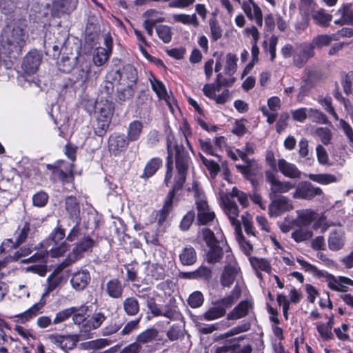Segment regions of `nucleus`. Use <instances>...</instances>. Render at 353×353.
<instances>
[{
  "mask_svg": "<svg viewBox=\"0 0 353 353\" xmlns=\"http://www.w3.org/2000/svg\"><path fill=\"white\" fill-rule=\"evenodd\" d=\"M251 263L256 269L261 270L268 273L271 271L270 264L266 259L254 258L252 259Z\"/></svg>",
  "mask_w": 353,
  "mask_h": 353,
  "instance_id": "obj_58",
  "label": "nucleus"
},
{
  "mask_svg": "<svg viewBox=\"0 0 353 353\" xmlns=\"http://www.w3.org/2000/svg\"><path fill=\"white\" fill-rule=\"evenodd\" d=\"M157 335L158 331L156 329L150 328L139 334L137 337V341L140 344L150 343L157 338Z\"/></svg>",
  "mask_w": 353,
  "mask_h": 353,
  "instance_id": "obj_50",
  "label": "nucleus"
},
{
  "mask_svg": "<svg viewBox=\"0 0 353 353\" xmlns=\"http://www.w3.org/2000/svg\"><path fill=\"white\" fill-rule=\"evenodd\" d=\"M313 236L311 230L300 228L292 233V238L297 243L310 239Z\"/></svg>",
  "mask_w": 353,
  "mask_h": 353,
  "instance_id": "obj_52",
  "label": "nucleus"
},
{
  "mask_svg": "<svg viewBox=\"0 0 353 353\" xmlns=\"http://www.w3.org/2000/svg\"><path fill=\"white\" fill-rule=\"evenodd\" d=\"M278 170L285 177L298 179L301 178V171L297 166L287 161L284 159H279L277 161Z\"/></svg>",
  "mask_w": 353,
  "mask_h": 353,
  "instance_id": "obj_15",
  "label": "nucleus"
},
{
  "mask_svg": "<svg viewBox=\"0 0 353 353\" xmlns=\"http://www.w3.org/2000/svg\"><path fill=\"white\" fill-rule=\"evenodd\" d=\"M171 320L179 319L181 316L178 308L175 305H166L163 311L161 310V315Z\"/></svg>",
  "mask_w": 353,
  "mask_h": 353,
  "instance_id": "obj_55",
  "label": "nucleus"
},
{
  "mask_svg": "<svg viewBox=\"0 0 353 353\" xmlns=\"http://www.w3.org/2000/svg\"><path fill=\"white\" fill-rule=\"evenodd\" d=\"M143 130V124L141 121H134L128 126L127 138L130 141H135L139 139Z\"/></svg>",
  "mask_w": 353,
  "mask_h": 353,
  "instance_id": "obj_35",
  "label": "nucleus"
},
{
  "mask_svg": "<svg viewBox=\"0 0 353 353\" xmlns=\"http://www.w3.org/2000/svg\"><path fill=\"white\" fill-rule=\"evenodd\" d=\"M336 121L339 122L337 126L343 131V134L347 139L348 142L352 148L351 151L353 152V129L352 126L343 119L339 118V120Z\"/></svg>",
  "mask_w": 353,
  "mask_h": 353,
  "instance_id": "obj_43",
  "label": "nucleus"
},
{
  "mask_svg": "<svg viewBox=\"0 0 353 353\" xmlns=\"http://www.w3.org/2000/svg\"><path fill=\"white\" fill-rule=\"evenodd\" d=\"M307 176L312 181L324 185L334 183L339 181V178L329 173L309 174Z\"/></svg>",
  "mask_w": 353,
  "mask_h": 353,
  "instance_id": "obj_29",
  "label": "nucleus"
},
{
  "mask_svg": "<svg viewBox=\"0 0 353 353\" xmlns=\"http://www.w3.org/2000/svg\"><path fill=\"white\" fill-rule=\"evenodd\" d=\"M225 314V309L222 306L210 307L202 316L201 319L205 321H214L223 317Z\"/></svg>",
  "mask_w": 353,
  "mask_h": 353,
  "instance_id": "obj_38",
  "label": "nucleus"
},
{
  "mask_svg": "<svg viewBox=\"0 0 353 353\" xmlns=\"http://www.w3.org/2000/svg\"><path fill=\"white\" fill-rule=\"evenodd\" d=\"M314 134L320 139L323 144L327 145L331 143L332 133L329 128L325 127L316 128Z\"/></svg>",
  "mask_w": 353,
  "mask_h": 353,
  "instance_id": "obj_49",
  "label": "nucleus"
},
{
  "mask_svg": "<svg viewBox=\"0 0 353 353\" xmlns=\"http://www.w3.org/2000/svg\"><path fill=\"white\" fill-rule=\"evenodd\" d=\"M317 101L322 105L324 110L334 118V120H339V116L332 105L331 97L319 96Z\"/></svg>",
  "mask_w": 353,
  "mask_h": 353,
  "instance_id": "obj_46",
  "label": "nucleus"
},
{
  "mask_svg": "<svg viewBox=\"0 0 353 353\" xmlns=\"http://www.w3.org/2000/svg\"><path fill=\"white\" fill-rule=\"evenodd\" d=\"M162 165V161L159 158L150 159L145 165L143 173L141 176L143 179H148L153 176Z\"/></svg>",
  "mask_w": 353,
  "mask_h": 353,
  "instance_id": "obj_34",
  "label": "nucleus"
},
{
  "mask_svg": "<svg viewBox=\"0 0 353 353\" xmlns=\"http://www.w3.org/2000/svg\"><path fill=\"white\" fill-rule=\"evenodd\" d=\"M30 225L28 222H25L21 226L16 230L14 233L15 241L13 242L12 239H7L2 243L3 250L6 248H15L20 244L24 243L30 233Z\"/></svg>",
  "mask_w": 353,
  "mask_h": 353,
  "instance_id": "obj_12",
  "label": "nucleus"
},
{
  "mask_svg": "<svg viewBox=\"0 0 353 353\" xmlns=\"http://www.w3.org/2000/svg\"><path fill=\"white\" fill-rule=\"evenodd\" d=\"M105 316L101 312L94 314L82 325L81 332L88 333L92 330L97 329L105 321Z\"/></svg>",
  "mask_w": 353,
  "mask_h": 353,
  "instance_id": "obj_22",
  "label": "nucleus"
},
{
  "mask_svg": "<svg viewBox=\"0 0 353 353\" xmlns=\"http://www.w3.org/2000/svg\"><path fill=\"white\" fill-rule=\"evenodd\" d=\"M332 41H336V36L332 34H320L315 37L312 43L314 48H321L323 46H328Z\"/></svg>",
  "mask_w": 353,
  "mask_h": 353,
  "instance_id": "obj_40",
  "label": "nucleus"
},
{
  "mask_svg": "<svg viewBox=\"0 0 353 353\" xmlns=\"http://www.w3.org/2000/svg\"><path fill=\"white\" fill-rule=\"evenodd\" d=\"M134 87H126L121 85L119 90V98L121 101H125L130 99L134 95Z\"/></svg>",
  "mask_w": 353,
  "mask_h": 353,
  "instance_id": "obj_64",
  "label": "nucleus"
},
{
  "mask_svg": "<svg viewBox=\"0 0 353 353\" xmlns=\"http://www.w3.org/2000/svg\"><path fill=\"white\" fill-rule=\"evenodd\" d=\"M128 141V139L123 134H113L109 139V150L116 155L127 148Z\"/></svg>",
  "mask_w": 353,
  "mask_h": 353,
  "instance_id": "obj_18",
  "label": "nucleus"
},
{
  "mask_svg": "<svg viewBox=\"0 0 353 353\" xmlns=\"http://www.w3.org/2000/svg\"><path fill=\"white\" fill-rule=\"evenodd\" d=\"M110 52L108 50L104 48H97L93 54V62L97 66H101L104 64L108 59Z\"/></svg>",
  "mask_w": 353,
  "mask_h": 353,
  "instance_id": "obj_41",
  "label": "nucleus"
},
{
  "mask_svg": "<svg viewBox=\"0 0 353 353\" xmlns=\"http://www.w3.org/2000/svg\"><path fill=\"white\" fill-rule=\"evenodd\" d=\"M223 210L228 216L231 224L234 227L235 233L237 238L241 237V228L239 221L236 219L239 216V209L235 202L232 201L229 196L226 195L222 197Z\"/></svg>",
  "mask_w": 353,
  "mask_h": 353,
  "instance_id": "obj_8",
  "label": "nucleus"
},
{
  "mask_svg": "<svg viewBox=\"0 0 353 353\" xmlns=\"http://www.w3.org/2000/svg\"><path fill=\"white\" fill-rule=\"evenodd\" d=\"M65 237V231L61 227H57L50 234L47 242L40 243L41 250L34 253L28 261L30 262L38 261L39 263L33 264L26 268V272H32L43 276L47 272L46 259L50 254L52 257H59L68 250V244L61 242Z\"/></svg>",
  "mask_w": 353,
  "mask_h": 353,
  "instance_id": "obj_1",
  "label": "nucleus"
},
{
  "mask_svg": "<svg viewBox=\"0 0 353 353\" xmlns=\"http://www.w3.org/2000/svg\"><path fill=\"white\" fill-rule=\"evenodd\" d=\"M223 254V249L218 244L208 246L205 254V260L208 263L214 264L219 262Z\"/></svg>",
  "mask_w": 353,
  "mask_h": 353,
  "instance_id": "obj_32",
  "label": "nucleus"
},
{
  "mask_svg": "<svg viewBox=\"0 0 353 353\" xmlns=\"http://www.w3.org/2000/svg\"><path fill=\"white\" fill-rule=\"evenodd\" d=\"M252 308V304L246 301L239 303L231 312L228 314V319L236 320L245 316L250 309Z\"/></svg>",
  "mask_w": 353,
  "mask_h": 353,
  "instance_id": "obj_23",
  "label": "nucleus"
},
{
  "mask_svg": "<svg viewBox=\"0 0 353 353\" xmlns=\"http://www.w3.org/2000/svg\"><path fill=\"white\" fill-rule=\"evenodd\" d=\"M230 196L237 198L239 202L243 208H246L248 205L249 201L247 194L237 188H234L230 193Z\"/></svg>",
  "mask_w": 353,
  "mask_h": 353,
  "instance_id": "obj_59",
  "label": "nucleus"
},
{
  "mask_svg": "<svg viewBox=\"0 0 353 353\" xmlns=\"http://www.w3.org/2000/svg\"><path fill=\"white\" fill-rule=\"evenodd\" d=\"M323 194V190L319 187L314 186L310 182L303 181L300 183L292 194L295 199L311 200L315 196Z\"/></svg>",
  "mask_w": 353,
  "mask_h": 353,
  "instance_id": "obj_10",
  "label": "nucleus"
},
{
  "mask_svg": "<svg viewBox=\"0 0 353 353\" xmlns=\"http://www.w3.org/2000/svg\"><path fill=\"white\" fill-rule=\"evenodd\" d=\"M114 112L113 103L108 100H101L97 101L96 104V114H105L108 117H112Z\"/></svg>",
  "mask_w": 353,
  "mask_h": 353,
  "instance_id": "obj_37",
  "label": "nucleus"
},
{
  "mask_svg": "<svg viewBox=\"0 0 353 353\" xmlns=\"http://www.w3.org/2000/svg\"><path fill=\"white\" fill-rule=\"evenodd\" d=\"M47 339L50 343L63 350H72L76 346L78 341L77 335H63L58 333L48 334Z\"/></svg>",
  "mask_w": 353,
  "mask_h": 353,
  "instance_id": "obj_11",
  "label": "nucleus"
},
{
  "mask_svg": "<svg viewBox=\"0 0 353 353\" xmlns=\"http://www.w3.org/2000/svg\"><path fill=\"white\" fill-rule=\"evenodd\" d=\"M202 235L203 240L206 245L208 246H212L213 245L218 244L219 242L215 238L214 232L208 228H204L202 230Z\"/></svg>",
  "mask_w": 353,
  "mask_h": 353,
  "instance_id": "obj_61",
  "label": "nucleus"
},
{
  "mask_svg": "<svg viewBox=\"0 0 353 353\" xmlns=\"http://www.w3.org/2000/svg\"><path fill=\"white\" fill-rule=\"evenodd\" d=\"M90 276L87 270H80L74 273L70 279V283L76 290H83L89 283Z\"/></svg>",
  "mask_w": 353,
  "mask_h": 353,
  "instance_id": "obj_20",
  "label": "nucleus"
},
{
  "mask_svg": "<svg viewBox=\"0 0 353 353\" xmlns=\"http://www.w3.org/2000/svg\"><path fill=\"white\" fill-rule=\"evenodd\" d=\"M186 173L178 172L176 181L172 189L168 192L164 205L161 210H159V217L158 222L162 223L166 219L168 215L172 208V201L176 191L179 190L185 181Z\"/></svg>",
  "mask_w": 353,
  "mask_h": 353,
  "instance_id": "obj_6",
  "label": "nucleus"
},
{
  "mask_svg": "<svg viewBox=\"0 0 353 353\" xmlns=\"http://www.w3.org/2000/svg\"><path fill=\"white\" fill-rule=\"evenodd\" d=\"M242 9L250 20H254L256 23L260 27L263 26V14L261 10L260 17L261 18H259V21H258V17L254 14V7L252 6V3L244 2L242 4Z\"/></svg>",
  "mask_w": 353,
  "mask_h": 353,
  "instance_id": "obj_47",
  "label": "nucleus"
},
{
  "mask_svg": "<svg viewBox=\"0 0 353 353\" xmlns=\"http://www.w3.org/2000/svg\"><path fill=\"white\" fill-rule=\"evenodd\" d=\"M312 18L315 22L321 26H327L332 20V15L327 13L324 10L321 9L312 14Z\"/></svg>",
  "mask_w": 353,
  "mask_h": 353,
  "instance_id": "obj_48",
  "label": "nucleus"
},
{
  "mask_svg": "<svg viewBox=\"0 0 353 353\" xmlns=\"http://www.w3.org/2000/svg\"><path fill=\"white\" fill-rule=\"evenodd\" d=\"M204 301L203 295L201 292L196 291L191 294L188 298V304L192 308L200 307Z\"/></svg>",
  "mask_w": 353,
  "mask_h": 353,
  "instance_id": "obj_56",
  "label": "nucleus"
},
{
  "mask_svg": "<svg viewBox=\"0 0 353 353\" xmlns=\"http://www.w3.org/2000/svg\"><path fill=\"white\" fill-rule=\"evenodd\" d=\"M296 221L299 225L307 226L310 225L315 219L316 213L311 209L300 210L296 211Z\"/></svg>",
  "mask_w": 353,
  "mask_h": 353,
  "instance_id": "obj_31",
  "label": "nucleus"
},
{
  "mask_svg": "<svg viewBox=\"0 0 353 353\" xmlns=\"http://www.w3.org/2000/svg\"><path fill=\"white\" fill-rule=\"evenodd\" d=\"M188 191L194 194L199 223L207 225L212 222L215 219V214L210 208L205 194L203 190L200 189L199 183L195 181H193L192 185L188 188Z\"/></svg>",
  "mask_w": 353,
  "mask_h": 353,
  "instance_id": "obj_3",
  "label": "nucleus"
},
{
  "mask_svg": "<svg viewBox=\"0 0 353 353\" xmlns=\"http://www.w3.org/2000/svg\"><path fill=\"white\" fill-rule=\"evenodd\" d=\"M42 307V303H37L24 312L12 316L10 319L16 323H26L36 316Z\"/></svg>",
  "mask_w": 353,
  "mask_h": 353,
  "instance_id": "obj_16",
  "label": "nucleus"
},
{
  "mask_svg": "<svg viewBox=\"0 0 353 353\" xmlns=\"http://www.w3.org/2000/svg\"><path fill=\"white\" fill-rule=\"evenodd\" d=\"M237 268L235 265H225L221 276V283L224 287H230L234 281L236 274Z\"/></svg>",
  "mask_w": 353,
  "mask_h": 353,
  "instance_id": "obj_27",
  "label": "nucleus"
},
{
  "mask_svg": "<svg viewBox=\"0 0 353 353\" xmlns=\"http://www.w3.org/2000/svg\"><path fill=\"white\" fill-rule=\"evenodd\" d=\"M266 182L270 185L269 196L270 199L277 197L278 194L288 192L295 185L289 181H280L276 176L275 171L267 170L265 172Z\"/></svg>",
  "mask_w": 353,
  "mask_h": 353,
  "instance_id": "obj_4",
  "label": "nucleus"
},
{
  "mask_svg": "<svg viewBox=\"0 0 353 353\" xmlns=\"http://www.w3.org/2000/svg\"><path fill=\"white\" fill-rule=\"evenodd\" d=\"M28 34L26 25L21 21L8 24L1 34V48L5 54L15 57L19 56L26 46Z\"/></svg>",
  "mask_w": 353,
  "mask_h": 353,
  "instance_id": "obj_2",
  "label": "nucleus"
},
{
  "mask_svg": "<svg viewBox=\"0 0 353 353\" xmlns=\"http://www.w3.org/2000/svg\"><path fill=\"white\" fill-rule=\"evenodd\" d=\"M74 311V307H70L58 312L52 320L53 325H59L66 321L72 316Z\"/></svg>",
  "mask_w": 353,
  "mask_h": 353,
  "instance_id": "obj_51",
  "label": "nucleus"
},
{
  "mask_svg": "<svg viewBox=\"0 0 353 353\" xmlns=\"http://www.w3.org/2000/svg\"><path fill=\"white\" fill-rule=\"evenodd\" d=\"M341 15V22L353 25V10L350 8L349 5H345L338 10Z\"/></svg>",
  "mask_w": 353,
  "mask_h": 353,
  "instance_id": "obj_53",
  "label": "nucleus"
},
{
  "mask_svg": "<svg viewBox=\"0 0 353 353\" xmlns=\"http://www.w3.org/2000/svg\"><path fill=\"white\" fill-rule=\"evenodd\" d=\"M309 109L300 108L292 111V119L298 122L303 123L308 117Z\"/></svg>",
  "mask_w": 353,
  "mask_h": 353,
  "instance_id": "obj_60",
  "label": "nucleus"
},
{
  "mask_svg": "<svg viewBox=\"0 0 353 353\" xmlns=\"http://www.w3.org/2000/svg\"><path fill=\"white\" fill-rule=\"evenodd\" d=\"M168 160L170 161L171 156L175 153L176 168L179 173H186L188 169V157L184 147L181 145L174 144L172 147V142L168 143Z\"/></svg>",
  "mask_w": 353,
  "mask_h": 353,
  "instance_id": "obj_7",
  "label": "nucleus"
},
{
  "mask_svg": "<svg viewBox=\"0 0 353 353\" xmlns=\"http://www.w3.org/2000/svg\"><path fill=\"white\" fill-rule=\"evenodd\" d=\"M61 278L57 275L52 274L47 279L48 285L46 288V293L48 294L54 290L60 284Z\"/></svg>",
  "mask_w": 353,
  "mask_h": 353,
  "instance_id": "obj_62",
  "label": "nucleus"
},
{
  "mask_svg": "<svg viewBox=\"0 0 353 353\" xmlns=\"http://www.w3.org/2000/svg\"><path fill=\"white\" fill-rule=\"evenodd\" d=\"M195 214L193 211H189L183 216L181 221L180 228L183 230H188L194 220Z\"/></svg>",
  "mask_w": 353,
  "mask_h": 353,
  "instance_id": "obj_63",
  "label": "nucleus"
},
{
  "mask_svg": "<svg viewBox=\"0 0 353 353\" xmlns=\"http://www.w3.org/2000/svg\"><path fill=\"white\" fill-rule=\"evenodd\" d=\"M237 61L238 58L235 54L232 53L227 54L224 65L225 74L232 76L236 72L237 69Z\"/></svg>",
  "mask_w": 353,
  "mask_h": 353,
  "instance_id": "obj_39",
  "label": "nucleus"
},
{
  "mask_svg": "<svg viewBox=\"0 0 353 353\" xmlns=\"http://www.w3.org/2000/svg\"><path fill=\"white\" fill-rule=\"evenodd\" d=\"M137 80V70L131 65H127L121 72L120 85L134 87Z\"/></svg>",
  "mask_w": 353,
  "mask_h": 353,
  "instance_id": "obj_19",
  "label": "nucleus"
},
{
  "mask_svg": "<svg viewBox=\"0 0 353 353\" xmlns=\"http://www.w3.org/2000/svg\"><path fill=\"white\" fill-rule=\"evenodd\" d=\"M179 259L183 265H192L196 261L197 256L194 248L190 245L183 248L179 254Z\"/></svg>",
  "mask_w": 353,
  "mask_h": 353,
  "instance_id": "obj_26",
  "label": "nucleus"
},
{
  "mask_svg": "<svg viewBox=\"0 0 353 353\" xmlns=\"http://www.w3.org/2000/svg\"><path fill=\"white\" fill-rule=\"evenodd\" d=\"M48 201V195L45 192L41 191L34 194L32 196V203L34 206L41 208L46 205Z\"/></svg>",
  "mask_w": 353,
  "mask_h": 353,
  "instance_id": "obj_57",
  "label": "nucleus"
},
{
  "mask_svg": "<svg viewBox=\"0 0 353 353\" xmlns=\"http://www.w3.org/2000/svg\"><path fill=\"white\" fill-rule=\"evenodd\" d=\"M112 117L105 114H97V124L95 127V133L99 137H102L108 129Z\"/></svg>",
  "mask_w": 353,
  "mask_h": 353,
  "instance_id": "obj_33",
  "label": "nucleus"
},
{
  "mask_svg": "<svg viewBox=\"0 0 353 353\" xmlns=\"http://www.w3.org/2000/svg\"><path fill=\"white\" fill-rule=\"evenodd\" d=\"M123 285L118 279L110 280L105 285V292L109 296L114 299L121 298L123 294Z\"/></svg>",
  "mask_w": 353,
  "mask_h": 353,
  "instance_id": "obj_28",
  "label": "nucleus"
},
{
  "mask_svg": "<svg viewBox=\"0 0 353 353\" xmlns=\"http://www.w3.org/2000/svg\"><path fill=\"white\" fill-rule=\"evenodd\" d=\"M42 307V303H37L24 312L12 316L10 319L16 323H26L36 316Z\"/></svg>",
  "mask_w": 353,
  "mask_h": 353,
  "instance_id": "obj_17",
  "label": "nucleus"
},
{
  "mask_svg": "<svg viewBox=\"0 0 353 353\" xmlns=\"http://www.w3.org/2000/svg\"><path fill=\"white\" fill-rule=\"evenodd\" d=\"M314 55V46H312L311 43L301 44L296 48L294 54V64L299 68H301Z\"/></svg>",
  "mask_w": 353,
  "mask_h": 353,
  "instance_id": "obj_13",
  "label": "nucleus"
},
{
  "mask_svg": "<svg viewBox=\"0 0 353 353\" xmlns=\"http://www.w3.org/2000/svg\"><path fill=\"white\" fill-rule=\"evenodd\" d=\"M270 199L272 201L269 205L268 213L271 217H277L294 208L292 201L287 196L280 195Z\"/></svg>",
  "mask_w": 353,
  "mask_h": 353,
  "instance_id": "obj_9",
  "label": "nucleus"
},
{
  "mask_svg": "<svg viewBox=\"0 0 353 353\" xmlns=\"http://www.w3.org/2000/svg\"><path fill=\"white\" fill-rule=\"evenodd\" d=\"M158 37L165 43H168L172 40V28L166 25H159L155 27Z\"/></svg>",
  "mask_w": 353,
  "mask_h": 353,
  "instance_id": "obj_42",
  "label": "nucleus"
},
{
  "mask_svg": "<svg viewBox=\"0 0 353 353\" xmlns=\"http://www.w3.org/2000/svg\"><path fill=\"white\" fill-rule=\"evenodd\" d=\"M74 310L72 315L74 323L76 325L85 323L87 320L85 316L88 311V306L83 305L80 307H74Z\"/></svg>",
  "mask_w": 353,
  "mask_h": 353,
  "instance_id": "obj_44",
  "label": "nucleus"
},
{
  "mask_svg": "<svg viewBox=\"0 0 353 353\" xmlns=\"http://www.w3.org/2000/svg\"><path fill=\"white\" fill-rule=\"evenodd\" d=\"M170 17L173 23H181L187 26L191 25L194 28L199 26V21L195 14L191 15L184 13L173 14Z\"/></svg>",
  "mask_w": 353,
  "mask_h": 353,
  "instance_id": "obj_25",
  "label": "nucleus"
},
{
  "mask_svg": "<svg viewBox=\"0 0 353 353\" xmlns=\"http://www.w3.org/2000/svg\"><path fill=\"white\" fill-rule=\"evenodd\" d=\"M316 157L318 162L321 165H331L332 163L329 161L328 154L325 148L322 145H317L316 147Z\"/></svg>",
  "mask_w": 353,
  "mask_h": 353,
  "instance_id": "obj_54",
  "label": "nucleus"
},
{
  "mask_svg": "<svg viewBox=\"0 0 353 353\" xmlns=\"http://www.w3.org/2000/svg\"><path fill=\"white\" fill-rule=\"evenodd\" d=\"M308 118L312 122L319 124H327L329 122L327 116L319 109L309 108Z\"/></svg>",
  "mask_w": 353,
  "mask_h": 353,
  "instance_id": "obj_45",
  "label": "nucleus"
},
{
  "mask_svg": "<svg viewBox=\"0 0 353 353\" xmlns=\"http://www.w3.org/2000/svg\"><path fill=\"white\" fill-rule=\"evenodd\" d=\"M94 244V241L90 236H85L79 239L65 260V265L68 266L81 259L83 256V253L91 252Z\"/></svg>",
  "mask_w": 353,
  "mask_h": 353,
  "instance_id": "obj_5",
  "label": "nucleus"
},
{
  "mask_svg": "<svg viewBox=\"0 0 353 353\" xmlns=\"http://www.w3.org/2000/svg\"><path fill=\"white\" fill-rule=\"evenodd\" d=\"M65 210L72 220L79 221L80 208L76 197L70 196L65 198Z\"/></svg>",
  "mask_w": 353,
  "mask_h": 353,
  "instance_id": "obj_24",
  "label": "nucleus"
},
{
  "mask_svg": "<svg viewBox=\"0 0 353 353\" xmlns=\"http://www.w3.org/2000/svg\"><path fill=\"white\" fill-rule=\"evenodd\" d=\"M123 310L129 316H135L139 312V303L135 297L126 298L123 303Z\"/></svg>",
  "mask_w": 353,
  "mask_h": 353,
  "instance_id": "obj_36",
  "label": "nucleus"
},
{
  "mask_svg": "<svg viewBox=\"0 0 353 353\" xmlns=\"http://www.w3.org/2000/svg\"><path fill=\"white\" fill-rule=\"evenodd\" d=\"M41 56L36 51H31L23 59L22 67L24 71L32 74L35 73L41 63Z\"/></svg>",
  "mask_w": 353,
  "mask_h": 353,
  "instance_id": "obj_14",
  "label": "nucleus"
},
{
  "mask_svg": "<svg viewBox=\"0 0 353 353\" xmlns=\"http://www.w3.org/2000/svg\"><path fill=\"white\" fill-rule=\"evenodd\" d=\"M343 245L344 233L342 231H334L330 233L328 239V247L331 250H339L343 248Z\"/></svg>",
  "mask_w": 353,
  "mask_h": 353,
  "instance_id": "obj_30",
  "label": "nucleus"
},
{
  "mask_svg": "<svg viewBox=\"0 0 353 353\" xmlns=\"http://www.w3.org/2000/svg\"><path fill=\"white\" fill-rule=\"evenodd\" d=\"M77 0H53L52 10L58 14L70 13L77 7Z\"/></svg>",
  "mask_w": 353,
  "mask_h": 353,
  "instance_id": "obj_21",
  "label": "nucleus"
}]
</instances>
